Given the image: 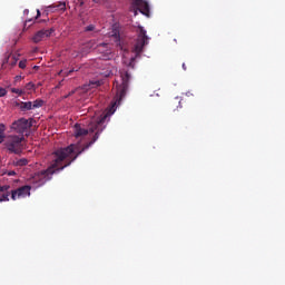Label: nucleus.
<instances>
[{
  "label": "nucleus",
  "instance_id": "14",
  "mask_svg": "<svg viewBox=\"0 0 285 285\" xmlns=\"http://www.w3.org/2000/svg\"><path fill=\"white\" fill-rule=\"evenodd\" d=\"M16 165L17 166H28V159L21 158V159L17 160Z\"/></svg>",
  "mask_w": 285,
  "mask_h": 285
},
{
  "label": "nucleus",
  "instance_id": "29",
  "mask_svg": "<svg viewBox=\"0 0 285 285\" xmlns=\"http://www.w3.org/2000/svg\"><path fill=\"white\" fill-rule=\"evenodd\" d=\"M24 12H28V10H24Z\"/></svg>",
  "mask_w": 285,
  "mask_h": 285
},
{
  "label": "nucleus",
  "instance_id": "28",
  "mask_svg": "<svg viewBox=\"0 0 285 285\" xmlns=\"http://www.w3.org/2000/svg\"><path fill=\"white\" fill-rule=\"evenodd\" d=\"M61 72H63V70H61V71L59 72V75H61Z\"/></svg>",
  "mask_w": 285,
  "mask_h": 285
},
{
  "label": "nucleus",
  "instance_id": "5",
  "mask_svg": "<svg viewBox=\"0 0 285 285\" xmlns=\"http://www.w3.org/2000/svg\"><path fill=\"white\" fill-rule=\"evenodd\" d=\"M30 128H32V125L26 118H20L13 121L11 125V130H13V132H17L18 135H22L21 137H23V134L27 130H30Z\"/></svg>",
  "mask_w": 285,
  "mask_h": 285
},
{
  "label": "nucleus",
  "instance_id": "11",
  "mask_svg": "<svg viewBox=\"0 0 285 285\" xmlns=\"http://www.w3.org/2000/svg\"><path fill=\"white\" fill-rule=\"evenodd\" d=\"M45 101L41 99H36L35 101H31V108L32 110H37V108H43Z\"/></svg>",
  "mask_w": 285,
  "mask_h": 285
},
{
  "label": "nucleus",
  "instance_id": "27",
  "mask_svg": "<svg viewBox=\"0 0 285 285\" xmlns=\"http://www.w3.org/2000/svg\"><path fill=\"white\" fill-rule=\"evenodd\" d=\"M30 21H32V20H31V19H29V20H27V21H26V23H28V22H30Z\"/></svg>",
  "mask_w": 285,
  "mask_h": 285
},
{
  "label": "nucleus",
  "instance_id": "17",
  "mask_svg": "<svg viewBox=\"0 0 285 285\" xmlns=\"http://www.w3.org/2000/svg\"><path fill=\"white\" fill-rule=\"evenodd\" d=\"M27 63H28L27 60H21V61L19 62V68H21V70H24Z\"/></svg>",
  "mask_w": 285,
  "mask_h": 285
},
{
  "label": "nucleus",
  "instance_id": "22",
  "mask_svg": "<svg viewBox=\"0 0 285 285\" xmlns=\"http://www.w3.org/2000/svg\"><path fill=\"white\" fill-rule=\"evenodd\" d=\"M39 17H41V11L39 9H37V16L36 19H39Z\"/></svg>",
  "mask_w": 285,
  "mask_h": 285
},
{
  "label": "nucleus",
  "instance_id": "20",
  "mask_svg": "<svg viewBox=\"0 0 285 285\" xmlns=\"http://www.w3.org/2000/svg\"><path fill=\"white\" fill-rule=\"evenodd\" d=\"M6 175H8V177H14V175H17V171L9 170V171L6 173Z\"/></svg>",
  "mask_w": 285,
  "mask_h": 285
},
{
  "label": "nucleus",
  "instance_id": "8",
  "mask_svg": "<svg viewBox=\"0 0 285 285\" xmlns=\"http://www.w3.org/2000/svg\"><path fill=\"white\" fill-rule=\"evenodd\" d=\"M91 50H97V41L90 40L81 46L80 55H88Z\"/></svg>",
  "mask_w": 285,
  "mask_h": 285
},
{
  "label": "nucleus",
  "instance_id": "3",
  "mask_svg": "<svg viewBox=\"0 0 285 285\" xmlns=\"http://www.w3.org/2000/svg\"><path fill=\"white\" fill-rule=\"evenodd\" d=\"M23 136L10 135L6 138L4 146L9 153L19 155L23 150Z\"/></svg>",
  "mask_w": 285,
  "mask_h": 285
},
{
  "label": "nucleus",
  "instance_id": "1",
  "mask_svg": "<svg viewBox=\"0 0 285 285\" xmlns=\"http://www.w3.org/2000/svg\"><path fill=\"white\" fill-rule=\"evenodd\" d=\"M130 72L128 70L122 69L120 71V79L121 85L117 86L116 97L115 101L111 102V106L107 109L105 114H102L98 118H94L91 122L89 124V130L81 128V125L75 126V136L76 137H86L88 132H96L92 140L81 147L79 144H71L68 147L59 148L56 151H53V159L51 161V165L46 169L38 171L32 177V184L36 185V188H40V186H43L47 181H50L52 179V175L55 173H61L63 168H68L72 161L81 155L85 150H88L97 139H99V135L104 132L106 129V119L108 117H111V115H115V110L117 108V105L121 104V99L126 97V92H128V83L130 82Z\"/></svg>",
  "mask_w": 285,
  "mask_h": 285
},
{
  "label": "nucleus",
  "instance_id": "2",
  "mask_svg": "<svg viewBox=\"0 0 285 285\" xmlns=\"http://www.w3.org/2000/svg\"><path fill=\"white\" fill-rule=\"evenodd\" d=\"M30 190H32V187L29 185H24L22 187H19L17 189L10 190V185H0V193L2 195L8 194V199H11L12 202H17V199H23L26 197H30Z\"/></svg>",
  "mask_w": 285,
  "mask_h": 285
},
{
  "label": "nucleus",
  "instance_id": "18",
  "mask_svg": "<svg viewBox=\"0 0 285 285\" xmlns=\"http://www.w3.org/2000/svg\"><path fill=\"white\" fill-rule=\"evenodd\" d=\"M6 95H8L6 88L0 87V97H6Z\"/></svg>",
  "mask_w": 285,
  "mask_h": 285
},
{
  "label": "nucleus",
  "instance_id": "6",
  "mask_svg": "<svg viewBox=\"0 0 285 285\" xmlns=\"http://www.w3.org/2000/svg\"><path fill=\"white\" fill-rule=\"evenodd\" d=\"M52 33H55V28L41 29L33 35L31 40L33 43H40V41H43V39L52 37Z\"/></svg>",
  "mask_w": 285,
  "mask_h": 285
},
{
  "label": "nucleus",
  "instance_id": "24",
  "mask_svg": "<svg viewBox=\"0 0 285 285\" xmlns=\"http://www.w3.org/2000/svg\"><path fill=\"white\" fill-rule=\"evenodd\" d=\"M60 10H66V3L60 4Z\"/></svg>",
  "mask_w": 285,
  "mask_h": 285
},
{
  "label": "nucleus",
  "instance_id": "16",
  "mask_svg": "<svg viewBox=\"0 0 285 285\" xmlns=\"http://www.w3.org/2000/svg\"><path fill=\"white\" fill-rule=\"evenodd\" d=\"M1 202H10V198H8V194H0V204Z\"/></svg>",
  "mask_w": 285,
  "mask_h": 285
},
{
  "label": "nucleus",
  "instance_id": "9",
  "mask_svg": "<svg viewBox=\"0 0 285 285\" xmlns=\"http://www.w3.org/2000/svg\"><path fill=\"white\" fill-rule=\"evenodd\" d=\"M110 45L102 42L96 46L97 52H100V55H110Z\"/></svg>",
  "mask_w": 285,
  "mask_h": 285
},
{
  "label": "nucleus",
  "instance_id": "7",
  "mask_svg": "<svg viewBox=\"0 0 285 285\" xmlns=\"http://www.w3.org/2000/svg\"><path fill=\"white\" fill-rule=\"evenodd\" d=\"M137 10L145 14V17H150V4L146 0H142L141 2H137L134 4V14L137 17Z\"/></svg>",
  "mask_w": 285,
  "mask_h": 285
},
{
  "label": "nucleus",
  "instance_id": "15",
  "mask_svg": "<svg viewBox=\"0 0 285 285\" xmlns=\"http://www.w3.org/2000/svg\"><path fill=\"white\" fill-rule=\"evenodd\" d=\"M11 92H13L14 95H18L19 97H21V95H23V90L17 89V88H11Z\"/></svg>",
  "mask_w": 285,
  "mask_h": 285
},
{
  "label": "nucleus",
  "instance_id": "23",
  "mask_svg": "<svg viewBox=\"0 0 285 285\" xmlns=\"http://www.w3.org/2000/svg\"><path fill=\"white\" fill-rule=\"evenodd\" d=\"M92 83V86H101V82L100 81H96V82H91Z\"/></svg>",
  "mask_w": 285,
  "mask_h": 285
},
{
  "label": "nucleus",
  "instance_id": "25",
  "mask_svg": "<svg viewBox=\"0 0 285 285\" xmlns=\"http://www.w3.org/2000/svg\"><path fill=\"white\" fill-rule=\"evenodd\" d=\"M14 81H21V76H16Z\"/></svg>",
  "mask_w": 285,
  "mask_h": 285
},
{
  "label": "nucleus",
  "instance_id": "10",
  "mask_svg": "<svg viewBox=\"0 0 285 285\" xmlns=\"http://www.w3.org/2000/svg\"><path fill=\"white\" fill-rule=\"evenodd\" d=\"M16 106H17L18 108H20V110H21L22 112H28V110H32V101L16 102Z\"/></svg>",
  "mask_w": 285,
  "mask_h": 285
},
{
  "label": "nucleus",
  "instance_id": "26",
  "mask_svg": "<svg viewBox=\"0 0 285 285\" xmlns=\"http://www.w3.org/2000/svg\"><path fill=\"white\" fill-rule=\"evenodd\" d=\"M183 70H187L186 63H183Z\"/></svg>",
  "mask_w": 285,
  "mask_h": 285
},
{
  "label": "nucleus",
  "instance_id": "13",
  "mask_svg": "<svg viewBox=\"0 0 285 285\" xmlns=\"http://www.w3.org/2000/svg\"><path fill=\"white\" fill-rule=\"evenodd\" d=\"M85 32H99V30H97L95 24H89L85 28Z\"/></svg>",
  "mask_w": 285,
  "mask_h": 285
},
{
  "label": "nucleus",
  "instance_id": "4",
  "mask_svg": "<svg viewBox=\"0 0 285 285\" xmlns=\"http://www.w3.org/2000/svg\"><path fill=\"white\" fill-rule=\"evenodd\" d=\"M137 32H138V38L134 47V50L136 55H141V52H144V46L148 43V36L146 35V29H144V27H138Z\"/></svg>",
  "mask_w": 285,
  "mask_h": 285
},
{
  "label": "nucleus",
  "instance_id": "19",
  "mask_svg": "<svg viewBox=\"0 0 285 285\" xmlns=\"http://www.w3.org/2000/svg\"><path fill=\"white\" fill-rule=\"evenodd\" d=\"M26 88H27V90H32V89L35 88V83L28 82V83L26 85Z\"/></svg>",
  "mask_w": 285,
  "mask_h": 285
},
{
  "label": "nucleus",
  "instance_id": "12",
  "mask_svg": "<svg viewBox=\"0 0 285 285\" xmlns=\"http://www.w3.org/2000/svg\"><path fill=\"white\" fill-rule=\"evenodd\" d=\"M6 139V125H0V144H3Z\"/></svg>",
  "mask_w": 285,
  "mask_h": 285
},
{
  "label": "nucleus",
  "instance_id": "21",
  "mask_svg": "<svg viewBox=\"0 0 285 285\" xmlns=\"http://www.w3.org/2000/svg\"><path fill=\"white\" fill-rule=\"evenodd\" d=\"M73 72H75V69L69 70V71L66 73V77H70V75H72Z\"/></svg>",
  "mask_w": 285,
  "mask_h": 285
}]
</instances>
